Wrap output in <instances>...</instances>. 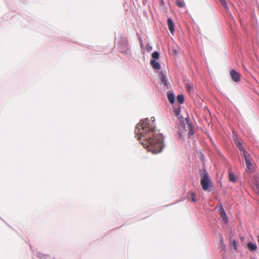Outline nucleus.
Segmentation results:
<instances>
[{
  "label": "nucleus",
  "instance_id": "obj_1",
  "mask_svg": "<svg viewBox=\"0 0 259 259\" xmlns=\"http://www.w3.org/2000/svg\"><path fill=\"white\" fill-rule=\"evenodd\" d=\"M135 134L138 140L153 153H157L161 151L163 147V136L155 130L153 122L147 118L141 120L135 130Z\"/></svg>",
  "mask_w": 259,
  "mask_h": 259
},
{
  "label": "nucleus",
  "instance_id": "obj_2",
  "mask_svg": "<svg viewBox=\"0 0 259 259\" xmlns=\"http://www.w3.org/2000/svg\"><path fill=\"white\" fill-rule=\"evenodd\" d=\"M200 184L204 191H208L212 186L210 178L205 169L201 173Z\"/></svg>",
  "mask_w": 259,
  "mask_h": 259
},
{
  "label": "nucleus",
  "instance_id": "obj_3",
  "mask_svg": "<svg viewBox=\"0 0 259 259\" xmlns=\"http://www.w3.org/2000/svg\"><path fill=\"white\" fill-rule=\"evenodd\" d=\"M242 156L245 161L246 171L248 173L253 172L255 170L254 163L250 155L247 151H243Z\"/></svg>",
  "mask_w": 259,
  "mask_h": 259
},
{
  "label": "nucleus",
  "instance_id": "obj_4",
  "mask_svg": "<svg viewBox=\"0 0 259 259\" xmlns=\"http://www.w3.org/2000/svg\"><path fill=\"white\" fill-rule=\"evenodd\" d=\"M230 75L232 79L235 82H238L240 80L241 74L235 70L232 69L230 71Z\"/></svg>",
  "mask_w": 259,
  "mask_h": 259
},
{
  "label": "nucleus",
  "instance_id": "obj_5",
  "mask_svg": "<svg viewBox=\"0 0 259 259\" xmlns=\"http://www.w3.org/2000/svg\"><path fill=\"white\" fill-rule=\"evenodd\" d=\"M253 189L259 195V177L255 176L252 180Z\"/></svg>",
  "mask_w": 259,
  "mask_h": 259
},
{
  "label": "nucleus",
  "instance_id": "obj_6",
  "mask_svg": "<svg viewBox=\"0 0 259 259\" xmlns=\"http://www.w3.org/2000/svg\"><path fill=\"white\" fill-rule=\"evenodd\" d=\"M167 25L168 26V29L170 32L171 33H174L175 29H174V24L173 21L171 18H168L167 20Z\"/></svg>",
  "mask_w": 259,
  "mask_h": 259
},
{
  "label": "nucleus",
  "instance_id": "obj_7",
  "mask_svg": "<svg viewBox=\"0 0 259 259\" xmlns=\"http://www.w3.org/2000/svg\"><path fill=\"white\" fill-rule=\"evenodd\" d=\"M159 77L160 78L161 84H163L164 86H167V81L165 75L163 73L161 72L159 74Z\"/></svg>",
  "mask_w": 259,
  "mask_h": 259
},
{
  "label": "nucleus",
  "instance_id": "obj_8",
  "mask_svg": "<svg viewBox=\"0 0 259 259\" xmlns=\"http://www.w3.org/2000/svg\"><path fill=\"white\" fill-rule=\"evenodd\" d=\"M220 216L223 219V220L225 222L227 221V217L226 214V212L223 207H221L220 209Z\"/></svg>",
  "mask_w": 259,
  "mask_h": 259
},
{
  "label": "nucleus",
  "instance_id": "obj_9",
  "mask_svg": "<svg viewBox=\"0 0 259 259\" xmlns=\"http://www.w3.org/2000/svg\"><path fill=\"white\" fill-rule=\"evenodd\" d=\"M151 64L153 68L155 69L159 70L160 68V65L159 63L154 60H152L151 61Z\"/></svg>",
  "mask_w": 259,
  "mask_h": 259
},
{
  "label": "nucleus",
  "instance_id": "obj_10",
  "mask_svg": "<svg viewBox=\"0 0 259 259\" xmlns=\"http://www.w3.org/2000/svg\"><path fill=\"white\" fill-rule=\"evenodd\" d=\"M247 247L249 249V250L252 251L256 250L257 248L256 245L254 244H253L251 242H249L247 244Z\"/></svg>",
  "mask_w": 259,
  "mask_h": 259
},
{
  "label": "nucleus",
  "instance_id": "obj_11",
  "mask_svg": "<svg viewBox=\"0 0 259 259\" xmlns=\"http://www.w3.org/2000/svg\"><path fill=\"white\" fill-rule=\"evenodd\" d=\"M167 98L170 103L173 104L174 103L175 96L173 94L168 92L167 93Z\"/></svg>",
  "mask_w": 259,
  "mask_h": 259
},
{
  "label": "nucleus",
  "instance_id": "obj_12",
  "mask_svg": "<svg viewBox=\"0 0 259 259\" xmlns=\"http://www.w3.org/2000/svg\"><path fill=\"white\" fill-rule=\"evenodd\" d=\"M229 179L231 182L234 183L236 181V176L231 171L229 172Z\"/></svg>",
  "mask_w": 259,
  "mask_h": 259
},
{
  "label": "nucleus",
  "instance_id": "obj_13",
  "mask_svg": "<svg viewBox=\"0 0 259 259\" xmlns=\"http://www.w3.org/2000/svg\"><path fill=\"white\" fill-rule=\"evenodd\" d=\"M234 142L235 143V144L236 145V146H237V147L241 150V151H242L243 152V151H245L244 148L242 147V145H241V144L240 143V142L238 141V140L235 139H234Z\"/></svg>",
  "mask_w": 259,
  "mask_h": 259
},
{
  "label": "nucleus",
  "instance_id": "obj_14",
  "mask_svg": "<svg viewBox=\"0 0 259 259\" xmlns=\"http://www.w3.org/2000/svg\"><path fill=\"white\" fill-rule=\"evenodd\" d=\"M176 4L180 8H183L185 6L183 0H176Z\"/></svg>",
  "mask_w": 259,
  "mask_h": 259
},
{
  "label": "nucleus",
  "instance_id": "obj_15",
  "mask_svg": "<svg viewBox=\"0 0 259 259\" xmlns=\"http://www.w3.org/2000/svg\"><path fill=\"white\" fill-rule=\"evenodd\" d=\"M188 127L189 128V136H192L194 135V132L192 128V124L188 122Z\"/></svg>",
  "mask_w": 259,
  "mask_h": 259
},
{
  "label": "nucleus",
  "instance_id": "obj_16",
  "mask_svg": "<svg viewBox=\"0 0 259 259\" xmlns=\"http://www.w3.org/2000/svg\"><path fill=\"white\" fill-rule=\"evenodd\" d=\"M177 101L180 104L183 103L184 101V96L183 95H179L177 96Z\"/></svg>",
  "mask_w": 259,
  "mask_h": 259
},
{
  "label": "nucleus",
  "instance_id": "obj_17",
  "mask_svg": "<svg viewBox=\"0 0 259 259\" xmlns=\"http://www.w3.org/2000/svg\"><path fill=\"white\" fill-rule=\"evenodd\" d=\"M152 57L154 59H158L159 57V54L158 52H154L152 53Z\"/></svg>",
  "mask_w": 259,
  "mask_h": 259
},
{
  "label": "nucleus",
  "instance_id": "obj_18",
  "mask_svg": "<svg viewBox=\"0 0 259 259\" xmlns=\"http://www.w3.org/2000/svg\"><path fill=\"white\" fill-rule=\"evenodd\" d=\"M190 198H191V201L194 202H196V199L195 198L196 195L195 194V193L194 192H191L190 193Z\"/></svg>",
  "mask_w": 259,
  "mask_h": 259
},
{
  "label": "nucleus",
  "instance_id": "obj_19",
  "mask_svg": "<svg viewBox=\"0 0 259 259\" xmlns=\"http://www.w3.org/2000/svg\"><path fill=\"white\" fill-rule=\"evenodd\" d=\"M219 1L226 10L228 9L227 4L225 0H219Z\"/></svg>",
  "mask_w": 259,
  "mask_h": 259
},
{
  "label": "nucleus",
  "instance_id": "obj_20",
  "mask_svg": "<svg viewBox=\"0 0 259 259\" xmlns=\"http://www.w3.org/2000/svg\"><path fill=\"white\" fill-rule=\"evenodd\" d=\"M231 244L233 246L235 250L237 249V242L235 240H231Z\"/></svg>",
  "mask_w": 259,
  "mask_h": 259
},
{
  "label": "nucleus",
  "instance_id": "obj_21",
  "mask_svg": "<svg viewBox=\"0 0 259 259\" xmlns=\"http://www.w3.org/2000/svg\"><path fill=\"white\" fill-rule=\"evenodd\" d=\"M186 87L187 91L189 92L191 91L193 89V87L191 86V85L188 83H186Z\"/></svg>",
  "mask_w": 259,
  "mask_h": 259
},
{
  "label": "nucleus",
  "instance_id": "obj_22",
  "mask_svg": "<svg viewBox=\"0 0 259 259\" xmlns=\"http://www.w3.org/2000/svg\"><path fill=\"white\" fill-rule=\"evenodd\" d=\"M180 112H181V110L179 108H177V109H175L174 110V112H175L176 116H178L180 114Z\"/></svg>",
  "mask_w": 259,
  "mask_h": 259
},
{
  "label": "nucleus",
  "instance_id": "obj_23",
  "mask_svg": "<svg viewBox=\"0 0 259 259\" xmlns=\"http://www.w3.org/2000/svg\"><path fill=\"white\" fill-rule=\"evenodd\" d=\"M220 244L222 246V247H224V241H223V236H221L220 237Z\"/></svg>",
  "mask_w": 259,
  "mask_h": 259
}]
</instances>
